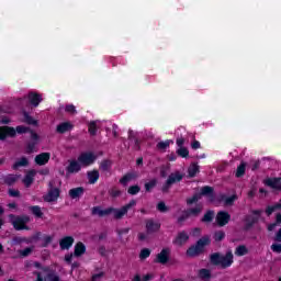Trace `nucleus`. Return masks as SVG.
I'll use <instances>...</instances> for the list:
<instances>
[{
	"label": "nucleus",
	"instance_id": "1",
	"mask_svg": "<svg viewBox=\"0 0 281 281\" xmlns=\"http://www.w3.org/2000/svg\"><path fill=\"white\" fill-rule=\"evenodd\" d=\"M135 205H137V201L131 200L127 204L123 205L121 209H115L113 206H110L102 210V206H94L91 210V214L92 216H99L100 218H104V216H110V214H113L116 221H121V218H124V216L128 214V210H131V207H135Z\"/></svg>",
	"mask_w": 281,
	"mask_h": 281
},
{
	"label": "nucleus",
	"instance_id": "2",
	"mask_svg": "<svg viewBox=\"0 0 281 281\" xmlns=\"http://www.w3.org/2000/svg\"><path fill=\"white\" fill-rule=\"evenodd\" d=\"M210 262L213 267L229 269V267L234 265V252H232V250L226 251L225 255H221V252H213L210 255Z\"/></svg>",
	"mask_w": 281,
	"mask_h": 281
},
{
	"label": "nucleus",
	"instance_id": "3",
	"mask_svg": "<svg viewBox=\"0 0 281 281\" xmlns=\"http://www.w3.org/2000/svg\"><path fill=\"white\" fill-rule=\"evenodd\" d=\"M202 196H205L209 203H214V201H216V193L214 192V188L211 186H204L200 189L199 193H195L192 198L187 199V205L199 203Z\"/></svg>",
	"mask_w": 281,
	"mask_h": 281
},
{
	"label": "nucleus",
	"instance_id": "4",
	"mask_svg": "<svg viewBox=\"0 0 281 281\" xmlns=\"http://www.w3.org/2000/svg\"><path fill=\"white\" fill-rule=\"evenodd\" d=\"M211 244H212V239H210V236L204 235L194 245L190 246L187 249L188 258H196L198 256H201V254H204L205 247H207Z\"/></svg>",
	"mask_w": 281,
	"mask_h": 281
},
{
	"label": "nucleus",
	"instance_id": "5",
	"mask_svg": "<svg viewBox=\"0 0 281 281\" xmlns=\"http://www.w3.org/2000/svg\"><path fill=\"white\" fill-rule=\"evenodd\" d=\"M9 218L15 232H23V229L30 232V226H27V223L31 221L30 215L10 214Z\"/></svg>",
	"mask_w": 281,
	"mask_h": 281
},
{
	"label": "nucleus",
	"instance_id": "6",
	"mask_svg": "<svg viewBox=\"0 0 281 281\" xmlns=\"http://www.w3.org/2000/svg\"><path fill=\"white\" fill-rule=\"evenodd\" d=\"M77 159L79 164H81V168H89V166H93V164H95L98 156H95L93 151H85L81 153Z\"/></svg>",
	"mask_w": 281,
	"mask_h": 281
},
{
	"label": "nucleus",
	"instance_id": "7",
	"mask_svg": "<svg viewBox=\"0 0 281 281\" xmlns=\"http://www.w3.org/2000/svg\"><path fill=\"white\" fill-rule=\"evenodd\" d=\"M251 214H254V216L248 215L245 218L244 232H249V229H251L254 225L260 221V214H262V211L254 210L251 211Z\"/></svg>",
	"mask_w": 281,
	"mask_h": 281
},
{
	"label": "nucleus",
	"instance_id": "8",
	"mask_svg": "<svg viewBox=\"0 0 281 281\" xmlns=\"http://www.w3.org/2000/svg\"><path fill=\"white\" fill-rule=\"evenodd\" d=\"M80 170H82V165L80 164V161H78V158L77 160L70 159L68 160V166L66 167V177H69L71 175H78Z\"/></svg>",
	"mask_w": 281,
	"mask_h": 281
},
{
	"label": "nucleus",
	"instance_id": "9",
	"mask_svg": "<svg viewBox=\"0 0 281 281\" xmlns=\"http://www.w3.org/2000/svg\"><path fill=\"white\" fill-rule=\"evenodd\" d=\"M154 262L156 265H168V262H170V248H162L161 251L156 255Z\"/></svg>",
	"mask_w": 281,
	"mask_h": 281
},
{
	"label": "nucleus",
	"instance_id": "10",
	"mask_svg": "<svg viewBox=\"0 0 281 281\" xmlns=\"http://www.w3.org/2000/svg\"><path fill=\"white\" fill-rule=\"evenodd\" d=\"M8 137H16V130L12 126H0V142H5Z\"/></svg>",
	"mask_w": 281,
	"mask_h": 281
},
{
	"label": "nucleus",
	"instance_id": "11",
	"mask_svg": "<svg viewBox=\"0 0 281 281\" xmlns=\"http://www.w3.org/2000/svg\"><path fill=\"white\" fill-rule=\"evenodd\" d=\"M215 221L218 225V227H225L232 221V215H229L226 211H220L216 214Z\"/></svg>",
	"mask_w": 281,
	"mask_h": 281
},
{
	"label": "nucleus",
	"instance_id": "12",
	"mask_svg": "<svg viewBox=\"0 0 281 281\" xmlns=\"http://www.w3.org/2000/svg\"><path fill=\"white\" fill-rule=\"evenodd\" d=\"M43 272L46 273L44 277L45 281H63L60 280L58 272L49 266H45V268H43Z\"/></svg>",
	"mask_w": 281,
	"mask_h": 281
},
{
	"label": "nucleus",
	"instance_id": "13",
	"mask_svg": "<svg viewBox=\"0 0 281 281\" xmlns=\"http://www.w3.org/2000/svg\"><path fill=\"white\" fill-rule=\"evenodd\" d=\"M145 227L147 234H157L161 229V223L156 222L153 218L146 220Z\"/></svg>",
	"mask_w": 281,
	"mask_h": 281
},
{
	"label": "nucleus",
	"instance_id": "14",
	"mask_svg": "<svg viewBox=\"0 0 281 281\" xmlns=\"http://www.w3.org/2000/svg\"><path fill=\"white\" fill-rule=\"evenodd\" d=\"M190 240V235L186 231H181L178 235L173 238L172 244L177 245L178 247H183L186 243Z\"/></svg>",
	"mask_w": 281,
	"mask_h": 281
},
{
	"label": "nucleus",
	"instance_id": "15",
	"mask_svg": "<svg viewBox=\"0 0 281 281\" xmlns=\"http://www.w3.org/2000/svg\"><path fill=\"white\" fill-rule=\"evenodd\" d=\"M265 186H267L268 188H271L272 190H281V177H277V178H268L266 180H263Z\"/></svg>",
	"mask_w": 281,
	"mask_h": 281
},
{
	"label": "nucleus",
	"instance_id": "16",
	"mask_svg": "<svg viewBox=\"0 0 281 281\" xmlns=\"http://www.w3.org/2000/svg\"><path fill=\"white\" fill-rule=\"evenodd\" d=\"M59 196H60V189L50 188V190L48 191V194L44 198V201H46V203H54V201H58Z\"/></svg>",
	"mask_w": 281,
	"mask_h": 281
},
{
	"label": "nucleus",
	"instance_id": "17",
	"mask_svg": "<svg viewBox=\"0 0 281 281\" xmlns=\"http://www.w3.org/2000/svg\"><path fill=\"white\" fill-rule=\"evenodd\" d=\"M75 239L71 236H65L59 240V247L61 251H65L67 249H71L74 247Z\"/></svg>",
	"mask_w": 281,
	"mask_h": 281
},
{
	"label": "nucleus",
	"instance_id": "18",
	"mask_svg": "<svg viewBox=\"0 0 281 281\" xmlns=\"http://www.w3.org/2000/svg\"><path fill=\"white\" fill-rule=\"evenodd\" d=\"M69 131H74V124H71V122H63L56 126V133L59 135H65V133H69Z\"/></svg>",
	"mask_w": 281,
	"mask_h": 281
},
{
	"label": "nucleus",
	"instance_id": "19",
	"mask_svg": "<svg viewBox=\"0 0 281 281\" xmlns=\"http://www.w3.org/2000/svg\"><path fill=\"white\" fill-rule=\"evenodd\" d=\"M52 157V154L49 153H42L35 156V164L37 166H45L46 164H49V159Z\"/></svg>",
	"mask_w": 281,
	"mask_h": 281
},
{
	"label": "nucleus",
	"instance_id": "20",
	"mask_svg": "<svg viewBox=\"0 0 281 281\" xmlns=\"http://www.w3.org/2000/svg\"><path fill=\"white\" fill-rule=\"evenodd\" d=\"M167 181H168V186H173V183H179L183 181V175H181V172L179 171H176L169 175Z\"/></svg>",
	"mask_w": 281,
	"mask_h": 281
},
{
	"label": "nucleus",
	"instance_id": "21",
	"mask_svg": "<svg viewBox=\"0 0 281 281\" xmlns=\"http://www.w3.org/2000/svg\"><path fill=\"white\" fill-rule=\"evenodd\" d=\"M29 101L32 106H38L43 102V97L36 92L29 93Z\"/></svg>",
	"mask_w": 281,
	"mask_h": 281
},
{
	"label": "nucleus",
	"instance_id": "22",
	"mask_svg": "<svg viewBox=\"0 0 281 281\" xmlns=\"http://www.w3.org/2000/svg\"><path fill=\"white\" fill-rule=\"evenodd\" d=\"M85 254H87V246H85L82 241H78L75 245L74 256L76 258H80V256H85Z\"/></svg>",
	"mask_w": 281,
	"mask_h": 281
},
{
	"label": "nucleus",
	"instance_id": "23",
	"mask_svg": "<svg viewBox=\"0 0 281 281\" xmlns=\"http://www.w3.org/2000/svg\"><path fill=\"white\" fill-rule=\"evenodd\" d=\"M186 212L189 215V218L190 216H193L196 218V216H200L201 212H203V204L199 203L195 205V207L188 209L186 210Z\"/></svg>",
	"mask_w": 281,
	"mask_h": 281
},
{
	"label": "nucleus",
	"instance_id": "24",
	"mask_svg": "<svg viewBox=\"0 0 281 281\" xmlns=\"http://www.w3.org/2000/svg\"><path fill=\"white\" fill-rule=\"evenodd\" d=\"M88 181L91 186L98 183V180L100 179V171L97 169H93L91 171L87 172Z\"/></svg>",
	"mask_w": 281,
	"mask_h": 281
},
{
	"label": "nucleus",
	"instance_id": "25",
	"mask_svg": "<svg viewBox=\"0 0 281 281\" xmlns=\"http://www.w3.org/2000/svg\"><path fill=\"white\" fill-rule=\"evenodd\" d=\"M2 179H3L4 186L12 187L14 186V183H16V181H19V175L9 173L4 176Z\"/></svg>",
	"mask_w": 281,
	"mask_h": 281
},
{
	"label": "nucleus",
	"instance_id": "26",
	"mask_svg": "<svg viewBox=\"0 0 281 281\" xmlns=\"http://www.w3.org/2000/svg\"><path fill=\"white\" fill-rule=\"evenodd\" d=\"M68 194L70 199H80V196L85 194V188L83 187L72 188L68 191Z\"/></svg>",
	"mask_w": 281,
	"mask_h": 281
},
{
	"label": "nucleus",
	"instance_id": "27",
	"mask_svg": "<svg viewBox=\"0 0 281 281\" xmlns=\"http://www.w3.org/2000/svg\"><path fill=\"white\" fill-rule=\"evenodd\" d=\"M133 179H135V173H133V172H127V173H125V175L119 180V183H121V186H123L124 188H126V186H128V183H131V181H133Z\"/></svg>",
	"mask_w": 281,
	"mask_h": 281
},
{
	"label": "nucleus",
	"instance_id": "28",
	"mask_svg": "<svg viewBox=\"0 0 281 281\" xmlns=\"http://www.w3.org/2000/svg\"><path fill=\"white\" fill-rule=\"evenodd\" d=\"M112 166H113V161L109 159H104L100 162L99 170H101V172H111Z\"/></svg>",
	"mask_w": 281,
	"mask_h": 281
},
{
	"label": "nucleus",
	"instance_id": "29",
	"mask_svg": "<svg viewBox=\"0 0 281 281\" xmlns=\"http://www.w3.org/2000/svg\"><path fill=\"white\" fill-rule=\"evenodd\" d=\"M30 166V160L26 157H21L20 160L15 161L12 166L13 170H19V168H25Z\"/></svg>",
	"mask_w": 281,
	"mask_h": 281
},
{
	"label": "nucleus",
	"instance_id": "30",
	"mask_svg": "<svg viewBox=\"0 0 281 281\" xmlns=\"http://www.w3.org/2000/svg\"><path fill=\"white\" fill-rule=\"evenodd\" d=\"M36 175V172L34 170L29 171L24 179H23V183L25 184L26 188H30V186H32V183H34V176Z\"/></svg>",
	"mask_w": 281,
	"mask_h": 281
},
{
	"label": "nucleus",
	"instance_id": "31",
	"mask_svg": "<svg viewBox=\"0 0 281 281\" xmlns=\"http://www.w3.org/2000/svg\"><path fill=\"white\" fill-rule=\"evenodd\" d=\"M199 172H201L200 167L196 162H193L189 168H188V175L191 179H193V177H196V175H199Z\"/></svg>",
	"mask_w": 281,
	"mask_h": 281
},
{
	"label": "nucleus",
	"instance_id": "32",
	"mask_svg": "<svg viewBox=\"0 0 281 281\" xmlns=\"http://www.w3.org/2000/svg\"><path fill=\"white\" fill-rule=\"evenodd\" d=\"M221 201H225L226 205H234V202L238 201V195L233 194L227 196L225 194H221Z\"/></svg>",
	"mask_w": 281,
	"mask_h": 281
},
{
	"label": "nucleus",
	"instance_id": "33",
	"mask_svg": "<svg viewBox=\"0 0 281 281\" xmlns=\"http://www.w3.org/2000/svg\"><path fill=\"white\" fill-rule=\"evenodd\" d=\"M246 170H247V164L240 162V165L236 169L235 177L237 179L245 177Z\"/></svg>",
	"mask_w": 281,
	"mask_h": 281
},
{
	"label": "nucleus",
	"instance_id": "34",
	"mask_svg": "<svg viewBox=\"0 0 281 281\" xmlns=\"http://www.w3.org/2000/svg\"><path fill=\"white\" fill-rule=\"evenodd\" d=\"M278 210H281V200L274 205H268L266 207V214L267 216H271V214H273V212H278Z\"/></svg>",
	"mask_w": 281,
	"mask_h": 281
},
{
	"label": "nucleus",
	"instance_id": "35",
	"mask_svg": "<svg viewBox=\"0 0 281 281\" xmlns=\"http://www.w3.org/2000/svg\"><path fill=\"white\" fill-rule=\"evenodd\" d=\"M29 210L31 214H33V216H35L36 218H43V211L41 210V206L38 205L29 206Z\"/></svg>",
	"mask_w": 281,
	"mask_h": 281
},
{
	"label": "nucleus",
	"instance_id": "36",
	"mask_svg": "<svg viewBox=\"0 0 281 281\" xmlns=\"http://www.w3.org/2000/svg\"><path fill=\"white\" fill-rule=\"evenodd\" d=\"M198 276L200 280H210V278H212V272L209 269L202 268L199 270Z\"/></svg>",
	"mask_w": 281,
	"mask_h": 281
},
{
	"label": "nucleus",
	"instance_id": "37",
	"mask_svg": "<svg viewBox=\"0 0 281 281\" xmlns=\"http://www.w3.org/2000/svg\"><path fill=\"white\" fill-rule=\"evenodd\" d=\"M88 133L92 136L95 137L98 135V123L95 121H91L88 124Z\"/></svg>",
	"mask_w": 281,
	"mask_h": 281
},
{
	"label": "nucleus",
	"instance_id": "38",
	"mask_svg": "<svg viewBox=\"0 0 281 281\" xmlns=\"http://www.w3.org/2000/svg\"><path fill=\"white\" fill-rule=\"evenodd\" d=\"M157 188V178H153L148 182L145 183V192H153Z\"/></svg>",
	"mask_w": 281,
	"mask_h": 281
},
{
	"label": "nucleus",
	"instance_id": "39",
	"mask_svg": "<svg viewBox=\"0 0 281 281\" xmlns=\"http://www.w3.org/2000/svg\"><path fill=\"white\" fill-rule=\"evenodd\" d=\"M247 254H249V249L245 245H239L235 249V256H247Z\"/></svg>",
	"mask_w": 281,
	"mask_h": 281
},
{
	"label": "nucleus",
	"instance_id": "40",
	"mask_svg": "<svg viewBox=\"0 0 281 281\" xmlns=\"http://www.w3.org/2000/svg\"><path fill=\"white\" fill-rule=\"evenodd\" d=\"M214 221V211L209 210L206 211V214L203 215L201 218L202 223H212Z\"/></svg>",
	"mask_w": 281,
	"mask_h": 281
},
{
	"label": "nucleus",
	"instance_id": "41",
	"mask_svg": "<svg viewBox=\"0 0 281 281\" xmlns=\"http://www.w3.org/2000/svg\"><path fill=\"white\" fill-rule=\"evenodd\" d=\"M24 122L30 126H38V121L34 120L32 115H29L27 112H24Z\"/></svg>",
	"mask_w": 281,
	"mask_h": 281
},
{
	"label": "nucleus",
	"instance_id": "42",
	"mask_svg": "<svg viewBox=\"0 0 281 281\" xmlns=\"http://www.w3.org/2000/svg\"><path fill=\"white\" fill-rule=\"evenodd\" d=\"M139 192H142L139 184L131 186L127 189V194H131V196H135L136 194H139Z\"/></svg>",
	"mask_w": 281,
	"mask_h": 281
},
{
	"label": "nucleus",
	"instance_id": "43",
	"mask_svg": "<svg viewBox=\"0 0 281 281\" xmlns=\"http://www.w3.org/2000/svg\"><path fill=\"white\" fill-rule=\"evenodd\" d=\"M109 195L111 196V199H117L122 196V190L117 189V187H112L109 190Z\"/></svg>",
	"mask_w": 281,
	"mask_h": 281
},
{
	"label": "nucleus",
	"instance_id": "44",
	"mask_svg": "<svg viewBox=\"0 0 281 281\" xmlns=\"http://www.w3.org/2000/svg\"><path fill=\"white\" fill-rule=\"evenodd\" d=\"M177 155L179 157H182V159H186L190 156V150H188L187 147H180L179 149H177Z\"/></svg>",
	"mask_w": 281,
	"mask_h": 281
},
{
	"label": "nucleus",
	"instance_id": "45",
	"mask_svg": "<svg viewBox=\"0 0 281 281\" xmlns=\"http://www.w3.org/2000/svg\"><path fill=\"white\" fill-rule=\"evenodd\" d=\"M38 143H36V142H29L27 144H26V148H25V153H26V155H32V153H34V149L36 148V145H37Z\"/></svg>",
	"mask_w": 281,
	"mask_h": 281
},
{
	"label": "nucleus",
	"instance_id": "46",
	"mask_svg": "<svg viewBox=\"0 0 281 281\" xmlns=\"http://www.w3.org/2000/svg\"><path fill=\"white\" fill-rule=\"evenodd\" d=\"M150 248H143L139 252V259L140 260H146L147 258H150Z\"/></svg>",
	"mask_w": 281,
	"mask_h": 281
},
{
	"label": "nucleus",
	"instance_id": "47",
	"mask_svg": "<svg viewBox=\"0 0 281 281\" xmlns=\"http://www.w3.org/2000/svg\"><path fill=\"white\" fill-rule=\"evenodd\" d=\"M213 238L215 243H221V240H225V233L223 231H217L214 233Z\"/></svg>",
	"mask_w": 281,
	"mask_h": 281
},
{
	"label": "nucleus",
	"instance_id": "48",
	"mask_svg": "<svg viewBox=\"0 0 281 281\" xmlns=\"http://www.w3.org/2000/svg\"><path fill=\"white\" fill-rule=\"evenodd\" d=\"M32 251H34V248L26 247L22 250H19V255L21 256V258H27V256H30V254H32Z\"/></svg>",
	"mask_w": 281,
	"mask_h": 281
},
{
	"label": "nucleus",
	"instance_id": "49",
	"mask_svg": "<svg viewBox=\"0 0 281 281\" xmlns=\"http://www.w3.org/2000/svg\"><path fill=\"white\" fill-rule=\"evenodd\" d=\"M156 207H157L158 212H161L162 214H166V212H168V206L166 205V202H164V201L158 202Z\"/></svg>",
	"mask_w": 281,
	"mask_h": 281
},
{
	"label": "nucleus",
	"instance_id": "50",
	"mask_svg": "<svg viewBox=\"0 0 281 281\" xmlns=\"http://www.w3.org/2000/svg\"><path fill=\"white\" fill-rule=\"evenodd\" d=\"M8 194H9V196H11L12 199H20V196H21V191L16 190V189H9V190H8Z\"/></svg>",
	"mask_w": 281,
	"mask_h": 281
},
{
	"label": "nucleus",
	"instance_id": "51",
	"mask_svg": "<svg viewBox=\"0 0 281 281\" xmlns=\"http://www.w3.org/2000/svg\"><path fill=\"white\" fill-rule=\"evenodd\" d=\"M54 240L53 236L46 235L43 237L42 247H49L50 243Z\"/></svg>",
	"mask_w": 281,
	"mask_h": 281
},
{
	"label": "nucleus",
	"instance_id": "52",
	"mask_svg": "<svg viewBox=\"0 0 281 281\" xmlns=\"http://www.w3.org/2000/svg\"><path fill=\"white\" fill-rule=\"evenodd\" d=\"M66 113H70L71 115H76L78 111L76 110V105L74 104H67L65 108Z\"/></svg>",
	"mask_w": 281,
	"mask_h": 281
},
{
	"label": "nucleus",
	"instance_id": "53",
	"mask_svg": "<svg viewBox=\"0 0 281 281\" xmlns=\"http://www.w3.org/2000/svg\"><path fill=\"white\" fill-rule=\"evenodd\" d=\"M190 218V215H188L187 211H183L182 214L178 217L177 223L181 225V223H184V221H188Z\"/></svg>",
	"mask_w": 281,
	"mask_h": 281
},
{
	"label": "nucleus",
	"instance_id": "54",
	"mask_svg": "<svg viewBox=\"0 0 281 281\" xmlns=\"http://www.w3.org/2000/svg\"><path fill=\"white\" fill-rule=\"evenodd\" d=\"M170 147V140H165V142H159L157 144V148H159V150H166V148Z\"/></svg>",
	"mask_w": 281,
	"mask_h": 281
},
{
	"label": "nucleus",
	"instance_id": "55",
	"mask_svg": "<svg viewBox=\"0 0 281 281\" xmlns=\"http://www.w3.org/2000/svg\"><path fill=\"white\" fill-rule=\"evenodd\" d=\"M29 127H25L23 125H19L15 127V135L19 133V135H23V133H29Z\"/></svg>",
	"mask_w": 281,
	"mask_h": 281
},
{
	"label": "nucleus",
	"instance_id": "56",
	"mask_svg": "<svg viewBox=\"0 0 281 281\" xmlns=\"http://www.w3.org/2000/svg\"><path fill=\"white\" fill-rule=\"evenodd\" d=\"M271 251H273V254H280L281 252V244H272L270 246Z\"/></svg>",
	"mask_w": 281,
	"mask_h": 281
},
{
	"label": "nucleus",
	"instance_id": "57",
	"mask_svg": "<svg viewBox=\"0 0 281 281\" xmlns=\"http://www.w3.org/2000/svg\"><path fill=\"white\" fill-rule=\"evenodd\" d=\"M31 133V142H36V144H38V139H41V137L36 134V132L30 130Z\"/></svg>",
	"mask_w": 281,
	"mask_h": 281
},
{
	"label": "nucleus",
	"instance_id": "58",
	"mask_svg": "<svg viewBox=\"0 0 281 281\" xmlns=\"http://www.w3.org/2000/svg\"><path fill=\"white\" fill-rule=\"evenodd\" d=\"M21 243H25V239L22 237H13L12 245H21Z\"/></svg>",
	"mask_w": 281,
	"mask_h": 281
},
{
	"label": "nucleus",
	"instance_id": "59",
	"mask_svg": "<svg viewBox=\"0 0 281 281\" xmlns=\"http://www.w3.org/2000/svg\"><path fill=\"white\" fill-rule=\"evenodd\" d=\"M191 148L193 150H199V148H201V143L196 139H194L192 143H191Z\"/></svg>",
	"mask_w": 281,
	"mask_h": 281
},
{
	"label": "nucleus",
	"instance_id": "60",
	"mask_svg": "<svg viewBox=\"0 0 281 281\" xmlns=\"http://www.w3.org/2000/svg\"><path fill=\"white\" fill-rule=\"evenodd\" d=\"M176 144L177 146H179V148H183V145L186 144V138L183 137L177 138Z\"/></svg>",
	"mask_w": 281,
	"mask_h": 281
},
{
	"label": "nucleus",
	"instance_id": "61",
	"mask_svg": "<svg viewBox=\"0 0 281 281\" xmlns=\"http://www.w3.org/2000/svg\"><path fill=\"white\" fill-rule=\"evenodd\" d=\"M100 278H104V272H99L92 276V281H100Z\"/></svg>",
	"mask_w": 281,
	"mask_h": 281
},
{
	"label": "nucleus",
	"instance_id": "62",
	"mask_svg": "<svg viewBox=\"0 0 281 281\" xmlns=\"http://www.w3.org/2000/svg\"><path fill=\"white\" fill-rule=\"evenodd\" d=\"M131 232V228H121L117 231L119 236H124Z\"/></svg>",
	"mask_w": 281,
	"mask_h": 281
},
{
	"label": "nucleus",
	"instance_id": "63",
	"mask_svg": "<svg viewBox=\"0 0 281 281\" xmlns=\"http://www.w3.org/2000/svg\"><path fill=\"white\" fill-rule=\"evenodd\" d=\"M172 184H168V180H166L165 184L162 186V192H168Z\"/></svg>",
	"mask_w": 281,
	"mask_h": 281
},
{
	"label": "nucleus",
	"instance_id": "64",
	"mask_svg": "<svg viewBox=\"0 0 281 281\" xmlns=\"http://www.w3.org/2000/svg\"><path fill=\"white\" fill-rule=\"evenodd\" d=\"M274 240L277 243H281V228L277 232V234L274 236Z\"/></svg>",
	"mask_w": 281,
	"mask_h": 281
}]
</instances>
